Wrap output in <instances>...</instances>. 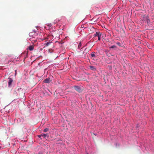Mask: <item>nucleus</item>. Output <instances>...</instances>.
Listing matches in <instances>:
<instances>
[{"label": "nucleus", "instance_id": "11", "mask_svg": "<svg viewBox=\"0 0 154 154\" xmlns=\"http://www.w3.org/2000/svg\"><path fill=\"white\" fill-rule=\"evenodd\" d=\"M24 120L23 118H19L17 120V122L18 123H20V122H23Z\"/></svg>", "mask_w": 154, "mask_h": 154}, {"label": "nucleus", "instance_id": "15", "mask_svg": "<svg viewBox=\"0 0 154 154\" xmlns=\"http://www.w3.org/2000/svg\"><path fill=\"white\" fill-rule=\"evenodd\" d=\"M46 92L48 95H50L52 93L48 89H47V90H46Z\"/></svg>", "mask_w": 154, "mask_h": 154}, {"label": "nucleus", "instance_id": "14", "mask_svg": "<svg viewBox=\"0 0 154 154\" xmlns=\"http://www.w3.org/2000/svg\"><path fill=\"white\" fill-rule=\"evenodd\" d=\"M34 49V47L32 45H30L28 47V49L30 51H32Z\"/></svg>", "mask_w": 154, "mask_h": 154}, {"label": "nucleus", "instance_id": "35", "mask_svg": "<svg viewBox=\"0 0 154 154\" xmlns=\"http://www.w3.org/2000/svg\"><path fill=\"white\" fill-rule=\"evenodd\" d=\"M94 60H97V59H94V58L93 59Z\"/></svg>", "mask_w": 154, "mask_h": 154}, {"label": "nucleus", "instance_id": "5", "mask_svg": "<svg viewBox=\"0 0 154 154\" xmlns=\"http://www.w3.org/2000/svg\"><path fill=\"white\" fill-rule=\"evenodd\" d=\"M60 19L57 18L54 20L53 22V23L54 24H57L59 26H61L60 23Z\"/></svg>", "mask_w": 154, "mask_h": 154}, {"label": "nucleus", "instance_id": "26", "mask_svg": "<svg viewBox=\"0 0 154 154\" xmlns=\"http://www.w3.org/2000/svg\"><path fill=\"white\" fill-rule=\"evenodd\" d=\"M139 124H137V125L136 127V129H138H138H139Z\"/></svg>", "mask_w": 154, "mask_h": 154}, {"label": "nucleus", "instance_id": "25", "mask_svg": "<svg viewBox=\"0 0 154 154\" xmlns=\"http://www.w3.org/2000/svg\"><path fill=\"white\" fill-rule=\"evenodd\" d=\"M47 25L48 26H49V27H51L52 26V24L51 23H49Z\"/></svg>", "mask_w": 154, "mask_h": 154}, {"label": "nucleus", "instance_id": "37", "mask_svg": "<svg viewBox=\"0 0 154 154\" xmlns=\"http://www.w3.org/2000/svg\"><path fill=\"white\" fill-rule=\"evenodd\" d=\"M35 27L37 28L38 27V26H36Z\"/></svg>", "mask_w": 154, "mask_h": 154}, {"label": "nucleus", "instance_id": "28", "mask_svg": "<svg viewBox=\"0 0 154 154\" xmlns=\"http://www.w3.org/2000/svg\"><path fill=\"white\" fill-rule=\"evenodd\" d=\"M43 154V152L40 151V152H38V154Z\"/></svg>", "mask_w": 154, "mask_h": 154}, {"label": "nucleus", "instance_id": "22", "mask_svg": "<svg viewBox=\"0 0 154 154\" xmlns=\"http://www.w3.org/2000/svg\"><path fill=\"white\" fill-rule=\"evenodd\" d=\"M49 129V128H45V129H44V131L45 132H47L48 130Z\"/></svg>", "mask_w": 154, "mask_h": 154}, {"label": "nucleus", "instance_id": "17", "mask_svg": "<svg viewBox=\"0 0 154 154\" xmlns=\"http://www.w3.org/2000/svg\"><path fill=\"white\" fill-rule=\"evenodd\" d=\"M48 51L50 53H52L54 52V50L52 49H49L48 50Z\"/></svg>", "mask_w": 154, "mask_h": 154}, {"label": "nucleus", "instance_id": "30", "mask_svg": "<svg viewBox=\"0 0 154 154\" xmlns=\"http://www.w3.org/2000/svg\"><path fill=\"white\" fill-rule=\"evenodd\" d=\"M32 31H33V32H36V31L35 30V29H33L32 30Z\"/></svg>", "mask_w": 154, "mask_h": 154}, {"label": "nucleus", "instance_id": "23", "mask_svg": "<svg viewBox=\"0 0 154 154\" xmlns=\"http://www.w3.org/2000/svg\"><path fill=\"white\" fill-rule=\"evenodd\" d=\"M99 32H96L95 34H94V36H97L98 34H99Z\"/></svg>", "mask_w": 154, "mask_h": 154}, {"label": "nucleus", "instance_id": "38", "mask_svg": "<svg viewBox=\"0 0 154 154\" xmlns=\"http://www.w3.org/2000/svg\"><path fill=\"white\" fill-rule=\"evenodd\" d=\"M87 154H88V153H87Z\"/></svg>", "mask_w": 154, "mask_h": 154}, {"label": "nucleus", "instance_id": "2", "mask_svg": "<svg viewBox=\"0 0 154 154\" xmlns=\"http://www.w3.org/2000/svg\"><path fill=\"white\" fill-rule=\"evenodd\" d=\"M73 88L77 92L79 93L81 92L82 90L81 88V87L78 85H74L73 86Z\"/></svg>", "mask_w": 154, "mask_h": 154}, {"label": "nucleus", "instance_id": "36", "mask_svg": "<svg viewBox=\"0 0 154 154\" xmlns=\"http://www.w3.org/2000/svg\"><path fill=\"white\" fill-rule=\"evenodd\" d=\"M94 135H95V136H96L97 134H94Z\"/></svg>", "mask_w": 154, "mask_h": 154}, {"label": "nucleus", "instance_id": "33", "mask_svg": "<svg viewBox=\"0 0 154 154\" xmlns=\"http://www.w3.org/2000/svg\"><path fill=\"white\" fill-rule=\"evenodd\" d=\"M21 89H22V88H18V91H20V90H21Z\"/></svg>", "mask_w": 154, "mask_h": 154}, {"label": "nucleus", "instance_id": "24", "mask_svg": "<svg viewBox=\"0 0 154 154\" xmlns=\"http://www.w3.org/2000/svg\"><path fill=\"white\" fill-rule=\"evenodd\" d=\"M101 33L100 32H99V34H98V35H97V36L98 37H101Z\"/></svg>", "mask_w": 154, "mask_h": 154}, {"label": "nucleus", "instance_id": "8", "mask_svg": "<svg viewBox=\"0 0 154 154\" xmlns=\"http://www.w3.org/2000/svg\"><path fill=\"white\" fill-rule=\"evenodd\" d=\"M50 79L49 77L45 79L44 81V82L47 83H50Z\"/></svg>", "mask_w": 154, "mask_h": 154}, {"label": "nucleus", "instance_id": "27", "mask_svg": "<svg viewBox=\"0 0 154 154\" xmlns=\"http://www.w3.org/2000/svg\"><path fill=\"white\" fill-rule=\"evenodd\" d=\"M38 137H39V138H41V137H42V134L41 135H38Z\"/></svg>", "mask_w": 154, "mask_h": 154}, {"label": "nucleus", "instance_id": "4", "mask_svg": "<svg viewBox=\"0 0 154 154\" xmlns=\"http://www.w3.org/2000/svg\"><path fill=\"white\" fill-rule=\"evenodd\" d=\"M8 87L9 88H11L12 86V83L13 82V79L9 77L8 78Z\"/></svg>", "mask_w": 154, "mask_h": 154}, {"label": "nucleus", "instance_id": "13", "mask_svg": "<svg viewBox=\"0 0 154 154\" xmlns=\"http://www.w3.org/2000/svg\"><path fill=\"white\" fill-rule=\"evenodd\" d=\"M42 137L46 138V137H48V134H42Z\"/></svg>", "mask_w": 154, "mask_h": 154}, {"label": "nucleus", "instance_id": "7", "mask_svg": "<svg viewBox=\"0 0 154 154\" xmlns=\"http://www.w3.org/2000/svg\"><path fill=\"white\" fill-rule=\"evenodd\" d=\"M91 58H96L97 57L96 53L94 52H92L91 54Z\"/></svg>", "mask_w": 154, "mask_h": 154}, {"label": "nucleus", "instance_id": "20", "mask_svg": "<svg viewBox=\"0 0 154 154\" xmlns=\"http://www.w3.org/2000/svg\"><path fill=\"white\" fill-rule=\"evenodd\" d=\"M116 48V45H112L110 47V48Z\"/></svg>", "mask_w": 154, "mask_h": 154}, {"label": "nucleus", "instance_id": "21", "mask_svg": "<svg viewBox=\"0 0 154 154\" xmlns=\"http://www.w3.org/2000/svg\"><path fill=\"white\" fill-rule=\"evenodd\" d=\"M98 19H96L95 18H93L92 19V20H94V22H96L97 21Z\"/></svg>", "mask_w": 154, "mask_h": 154}, {"label": "nucleus", "instance_id": "9", "mask_svg": "<svg viewBox=\"0 0 154 154\" xmlns=\"http://www.w3.org/2000/svg\"><path fill=\"white\" fill-rule=\"evenodd\" d=\"M116 44L117 45L120 47H123L124 46V45L122 42L120 43L119 42H117L116 43Z\"/></svg>", "mask_w": 154, "mask_h": 154}, {"label": "nucleus", "instance_id": "31", "mask_svg": "<svg viewBox=\"0 0 154 154\" xmlns=\"http://www.w3.org/2000/svg\"><path fill=\"white\" fill-rule=\"evenodd\" d=\"M85 47V46H84V47H83L82 48H81V50H83V49H84V48Z\"/></svg>", "mask_w": 154, "mask_h": 154}, {"label": "nucleus", "instance_id": "6", "mask_svg": "<svg viewBox=\"0 0 154 154\" xmlns=\"http://www.w3.org/2000/svg\"><path fill=\"white\" fill-rule=\"evenodd\" d=\"M22 130L23 132L25 133H29L30 131V129L29 128H27L26 127H24L23 128Z\"/></svg>", "mask_w": 154, "mask_h": 154}, {"label": "nucleus", "instance_id": "34", "mask_svg": "<svg viewBox=\"0 0 154 154\" xmlns=\"http://www.w3.org/2000/svg\"><path fill=\"white\" fill-rule=\"evenodd\" d=\"M16 60V61H18V60H18V57H17V59Z\"/></svg>", "mask_w": 154, "mask_h": 154}, {"label": "nucleus", "instance_id": "18", "mask_svg": "<svg viewBox=\"0 0 154 154\" xmlns=\"http://www.w3.org/2000/svg\"><path fill=\"white\" fill-rule=\"evenodd\" d=\"M81 46H82L81 42H80L78 45V49H80Z\"/></svg>", "mask_w": 154, "mask_h": 154}, {"label": "nucleus", "instance_id": "10", "mask_svg": "<svg viewBox=\"0 0 154 154\" xmlns=\"http://www.w3.org/2000/svg\"><path fill=\"white\" fill-rule=\"evenodd\" d=\"M89 68L90 69L93 71H95L96 70V68L94 66H89Z\"/></svg>", "mask_w": 154, "mask_h": 154}, {"label": "nucleus", "instance_id": "16", "mask_svg": "<svg viewBox=\"0 0 154 154\" xmlns=\"http://www.w3.org/2000/svg\"><path fill=\"white\" fill-rule=\"evenodd\" d=\"M87 49V48H86L85 49V51L83 52V54L84 55V57H85L86 55V54H87V52H85V51H86V50Z\"/></svg>", "mask_w": 154, "mask_h": 154}, {"label": "nucleus", "instance_id": "3", "mask_svg": "<svg viewBox=\"0 0 154 154\" xmlns=\"http://www.w3.org/2000/svg\"><path fill=\"white\" fill-rule=\"evenodd\" d=\"M60 24L61 26L65 24L66 22V19L65 17H61V19H60Z\"/></svg>", "mask_w": 154, "mask_h": 154}, {"label": "nucleus", "instance_id": "29", "mask_svg": "<svg viewBox=\"0 0 154 154\" xmlns=\"http://www.w3.org/2000/svg\"><path fill=\"white\" fill-rule=\"evenodd\" d=\"M100 39H101V37H98V41H100Z\"/></svg>", "mask_w": 154, "mask_h": 154}, {"label": "nucleus", "instance_id": "32", "mask_svg": "<svg viewBox=\"0 0 154 154\" xmlns=\"http://www.w3.org/2000/svg\"><path fill=\"white\" fill-rule=\"evenodd\" d=\"M115 145H116V146H117L118 145V146H119V144H117V143H116V144H115Z\"/></svg>", "mask_w": 154, "mask_h": 154}, {"label": "nucleus", "instance_id": "19", "mask_svg": "<svg viewBox=\"0 0 154 154\" xmlns=\"http://www.w3.org/2000/svg\"><path fill=\"white\" fill-rule=\"evenodd\" d=\"M29 35L30 36V37H32L33 35V32H29Z\"/></svg>", "mask_w": 154, "mask_h": 154}, {"label": "nucleus", "instance_id": "12", "mask_svg": "<svg viewBox=\"0 0 154 154\" xmlns=\"http://www.w3.org/2000/svg\"><path fill=\"white\" fill-rule=\"evenodd\" d=\"M52 43V42H51L49 41L45 43L44 44V45L46 46H48L49 45L51 44Z\"/></svg>", "mask_w": 154, "mask_h": 154}, {"label": "nucleus", "instance_id": "1", "mask_svg": "<svg viewBox=\"0 0 154 154\" xmlns=\"http://www.w3.org/2000/svg\"><path fill=\"white\" fill-rule=\"evenodd\" d=\"M142 20L145 22L147 24L149 25L150 23V19L148 15L145 14L142 17Z\"/></svg>", "mask_w": 154, "mask_h": 154}]
</instances>
